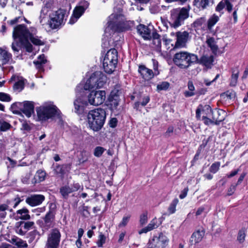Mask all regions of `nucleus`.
Instances as JSON below:
<instances>
[{
	"instance_id": "1",
	"label": "nucleus",
	"mask_w": 248,
	"mask_h": 248,
	"mask_svg": "<svg viewBox=\"0 0 248 248\" xmlns=\"http://www.w3.org/2000/svg\"><path fill=\"white\" fill-rule=\"evenodd\" d=\"M106 94L105 91L93 90L88 95V102L83 96H77L74 102L75 112L78 114H82L88 103L93 106L102 104L106 99Z\"/></svg>"
},
{
	"instance_id": "2",
	"label": "nucleus",
	"mask_w": 248,
	"mask_h": 248,
	"mask_svg": "<svg viewBox=\"0 0 248 248\" xmlns=\"http://www.w3.org/2000/svg\"><path fill=\"white\" fill-rule=\"evenodd\" d=\"M36 28L31 27L28 29L25 25L20 24L14 28L13 37L14 40L18 39L20 42L30 39L35 45H43V42L36 36Z\"/></svg>"
},
{
	"instance_id": "3",
	"label": "nucleus",
	"mask_w": 248,
	"mask_h": 248,
	"mask_svg": "<svg viewBox=\"0 0 248 248\" xmlns=\"http://www.w3.org/2000/svg\"><path fill=\"white\" fill-rule=\"evenodd\" d=\"M108 26L115 31L123 32L130 30L134 25L133 21L126 20L121 14H112L109 16Z\"/></svg>"
},
{
	"instance_id": "4",
	"label": "nucleus",
	"mask_w": 248,
	"mask_h": 248,
	"mask_svg": "<svg viewBox=\"0 0 248 248\" xmlns=\"http://www.w3.org/2000/svg\"><path fill=\"white\" fill-rule=\"evenodd\" d=\"M89 127L94 131L100 130L106 119V112L103 108H98L90 110L87 116Z\"/></svg>"
},
{
	"instance_id": "5",
	"label": "nucleus",
	"mask_w": 248,
	"mask_h": 248,
	"mask_svg": "<svg viewBox=\"0 0 248 248\" xmlns=\"http://www.w3.org/2000/svg\"><path fill=\"white\" fill-rule=\"evenodd\" d=\"M174 63L182 69H186L192 64L197 63L198 57L197 55L186 51H180L173 56Z\"/></svg>"
},
{
	"instance_id": "6",
	"label": "nucleus",
	"mask_w": 248,
	"mask_h": 248,
	"mask_svg": "<svg viewBox=\"0 0 248 248\" xmlns=\"http://www.w3.org/2000/svg\"><path fill=\"white\" fill-rule=\"evenodd\" d=\"M190 9L188 6L172 9L170 12L169 21L170 27L177 28L183 25L189 16Z\"/></svg>"
},
{
	"instance_id": "7",
	"label": "nucleus",
	"mask_w": 248,
	"mask_h": 248,
	"mask_svg": "<svg viewBox=\"0 0 248 248\" xmlns=\"http://www.w3.org/2000/svg\"><path fill=\"white\" fill-rule=\"evenodd\" d=\"M106 81L107 77L102 72L96 71L87 80L84 88L85 90L101 88L104 86Z\"/></svg>"
},
{
	"instance_id": "8",
	"label": "nucleus",
	"mask_w": 248,
	"mask_h": 248,
	"mask_svg": "<svg viewBox=\"0 0 248 248\" xmlns=\"http://www.w3.org/2000/svg\"><path fill=\"white\" fill-rule=\"evenodd\" d=\"M118 63V52L115 48H111L107 52L103 62L104 71L108 74L112 73Z\"/></svg>"
},
{
	"instance_id": "9",
	"label": "nucleus",
	"mask_w": 248,
	"mask_h": 248,
	"mask_svg": "<svg viewBox=\"0 0 248 248\" xmlns=\"http://www.w3.org/2000/svg\"><path fill=\"white\" fill-rule=\"evenodd\" d=\"M39 118L41 120H46L60 114V110L53 105H48L40 107L37 109Z\"/></svg>"
},
{
	"instance_id": "10",
	"label": "nucleus",
	"mask_w": 248,
	"mask_h": 248,
	"mask_svg": "<svg viewBox=\"0 0 248 248\" xmlns=\"http://www.w3.org/2000/svg\"><path fill=\"white\" fill-rule=\"evenodd\" d=\"M169 241L168 237L160 232L158 235H154L150 238L147 245L148 248H165Z\"/></svg>"
},
{
	"instance_id": "11",
	"label": "nucleus",
	"mask_w": 248,
	"mask_h": 248,
	"mask_svg": "<svg viewBox=\"0 0 248 248\" xmlns=\"http://www.w3.org/2000/svg\"><path fill=\"white\" fill-rule=\"evenodd\" d=\"M61 234L59 229L54 228L50 230L47 235L46 244V248H58L61 240Z\"/></svg>"
},
{
	"instance_id": "12",
	"label": "nucleus",
	"mask_w": 248,
	"mask_h": 248,
	"mask_svg": "<svg viewBox=\"0 0 248 248\" xmlns=\"http://www.w3.org/2000/svg\"><path fill=\"white\" fill-rule=\"evenodd\" d=\"M66 14V11L61 9L52 13L49 16V27L52 29H55L58 28L63 23Z\"/></svg>"
},
{
	"instance_id": "13",
	"label": "nucleus",
	"mask_w": 248,
	"mask_h": 248,
	"mask_svg": "<svg viewBox=\"0 0 248 248\" xmlns=\"http://www.w3.org/2000/svg\"><path fill=\"white\" fill-rule=\"evenodd\" d=\"M56 210V204L51 203L49 205V211L43 218L44 222L43 223V228L44 229L48 230L52 227L55 218Z\"/></svg>"
},
{
	"instance_id": "14",
	"label": "nucleus",
	"mask_w": 248,
	"mask_h": 248,
	"mask_svg": "<svg viewBox=\"0 0 248 248\" xmlns=\"http://www.w3.org/2000/svg\"><path fill=\"white\" fill-rule=\"evenodd\" d=\"M89 6V3L87 1H81L79 5L75 8L69 23L70 24H73L77 22L78 19L84 13Z\"/></svg>"
},
{
	"instance_id": "15",
	"label": "nucleus",
	"mask_w": 248,
	"mask_h": 248,
	"mask_svg": "<svg viewBox=\"0 0 248 248\" xmlns=\"http://www.w3.org/2000/svg\"><path fill=\"white\" fill-rule=\"evenodd\" d=\"M176 41L174 49L182 48L186 46L189 37V33L186 31H178L176 33Z\"/></svg>"
},
{
	"instance_id": "16",
	"label": "nucleus",
	"mask_w": 248,
	"mask_h": 248,
	"mask_svg": "<svg viewBox=\"0 0 248 248\" xmlns=\"http://www.w3.org/2000/svg\"><path fill=\"white\" fill-rule=\"evenodd\" d=\"M138 72L141 78L146 81H149L155 76H156L154 74L152 69L148 68L144 65H140L139 66Z\"/></svg>"
},
{
	"instance_id": "17",
	"label": "nucleus",
	"mask_w": 248,
	"mask_h": 248,
	"mask_svg": "<svg viewBox=\"0 0 248 248\" xmlns=\"http://www.w3.org/2000/svg\"><path fill=\"white\" fill-rule=\"evenodd\" d=\"M20 110L28 117L31 116L34 112V103L33 102L25 101L22 103H19Z\"/></svg>"
},
{
	"instance_id": "18",
	"label": "nucleus",
	"mask_w": 248,
	"mask_h": 248,
	"mask_svg": "<svg viewBox=\"0 0 248 248\" xmlns=\"http://www.w3.org/2000/svg\"><path fill=\"white\" fill-rule=\"evenodd\" d=\"M45 200V197L41 194H33L27 197L26 202L31 206L40 205Z\"/></svg>"
},
{
	"instance_id": "19",
	"label": "nucleus",
	"mask_w": 248,
	"mask_h": 248,
	"mask_svg": "<svg viewBox=\"0 0 248 248\" xmlns=\"http://www.w3.org/2000/svg\"><path fill=\"white\" fill-rule=\"evenodd\" d=\"M118 93L119 91L118 90L114 89L111 92L108 96L109 105L110 106V109L112 110L116 109L119 105L120 99Z\"/></svg>"
},
{
	"instance_id": "20",
	"label": "nucleus",
	"mask_w": 248,
	"mask_h": 248,
	"mask_svg": "<svg viewBox=\"0 0 248 248\" xmlns=\"http://www.w3.org/2000/svg\"><path fill=\"white\" fill-rule=\"evenodd\" d=\"M212 116L215 124L219 125L221 122L225 120L226 112L222 109H216L212 111Z\"/></svg>"
},
{
	"instance_id": "21",
	"label": "nucleus",
	"mask_w": 248,
	"mask_h": 248,
	"mask_svg": "<svg viewBox=\"0 0 248 248\" xmlns=\"http://www.w3.org/2000/svg\"><path fill=\"white\" fill-rule=\"evenodd\" d=\"M138 32L144 38V40H151V31L146 26L140 24L137 27Z\"/></svg>"
},
{
	"instance_id": "22",
	"label": "nucleus",
	"mask_w": 248,
	"mask_h": 248,
	"mask_svg": "<svg viewBox=\"0 0 248 248\" xmlns=\"http://www.w3.org/2000/svg\"><path fill=\"white\" fill-rule=\"evenodd\" d=\"M212 111L209 105H206L202 106V105H200L196 110V117L198 119H200L201 112L204 114L203 115L206 116L208 114L212 113Z\"/></svg>"
},
{
	"instance_id": "23",
	"label": "nucleus",
	"mask_w": 248,
	"mask_h": 248,
	"mask_svg": "<svg viewBox=\"0 0 248 248\" xmlns=\"http://www.w3.org/2000/svg\"><path fill=\"white\" fill-rule=\"evenodd\" d=\"M47 62L44 54L40 55L37 59V60L34 61L33 63L34 64L36 69L39 71H44V64Z\"/></svg>"
},
{
	"instance_id": "24",
	"label": "nucleus",
	"mask_w": 248,
	"mask_h": 248,
	"mask_svg": "<svg viewBox=\"0 0 248 248\" xmlns=\"http://www.w3.org/2000/svg\"><path fill=\"white\" fill-rule=\"evenodd\" d=\"M213 61L214 57L213 56L203 55L200 60L198 59V62L197 63H200L208 67L212 64Z\"/></svg>"
},
{
	"instance_id": "25",
	"label": "nucleus",
	"mask_w": 248,
	"mask_h": 248,
	"mask_svg": "<svg viewBox=\"0 0 248 248\" xmlns=\"http://www.w3.org/2000/svg\"><path fill=\"white\" fill-rule=\"evenodd\" d=\"M151 39L153 40V44L156 47L157 49L161 47V36L155 30L151 34Z\"/></svg>"
},
{
	"instance_id": "26",
	"label": "nucleus",
	"mask_w": 248,
	"mask_h": 248,
	"mask_svg": "<svg viewBox=\"0 0 248 248\" xmlns=\"http://www.w3.org/2000/svg\"><path fill=\"white\" fill-rule=\"evenodd\" d=\"M212 4L213 3V0H194L193 1L194 5L197 8L202 10L206 9L209 5L210 3Z\"/></svg>"
},
{
	"instance_id": "27",
	"label": "nucleus",
	"mask_w": 248,
	"mask_h": 248,
	"mask_svg": "<svg viewBox=\"0 0 248 248\" xmlns=\"http://www.w3.org/2000/svg\"><path fill=\"white\" fill-rule=\"evenodd\" d=\"M10 242L12 244L16 246L18 248H27L28 246L25 241H24L16 236H13L11 238Z\"/></svg>"
},
{
	"instance_id": "28",
	"label": "nucleus",
	"mask_w": 248,
	"mask_h": 248,
	"mask_svg": "<svg viewBox=\"0 0 248 248\" xmlns=\"http://www.w3.org/2000/svg\"><path fill=\"white\" fill-rule=\"evenodd\" d=\"M17 217L22 220H28L31 218L29 211L27 208L24 207L16 211Z\"/></svg>"
},
{
	"instance_id": "29",
	"label": "nucleus",
	"mask_w": 248,
	"mask_h": 248,
	"mask_svg": "<svg viewBox=\"0 0 248 248\" xmlns=\"http://www.w3.org/2000/svg\"><path fill=\"white\" fill-rule=\"evenodd\" d=\"M219 17L216 14L213 15L208 20L207 22V30L212 32L213 26L219 21Z\"/></svg>"
},
{
	"instance_id": "30",
	"label": "nucleus",
	"mask_w": 248,
	"mask_h": 248,
	"mask_svg": "<svg viewBox=\"0 0 248 248\" xmlns=\"http://www.w3.org/2000/svg\"><path fill=\"white\" fill-rule=\"evenodd\" d=\"M206 43L207 46L210 48L212 52L214 54L216 53L218 47L216 44L215 38L212 37H208L206 41Z\"/></svg>"
},
{
	"instance_id": "31",
	"label": "nucleus",
	"mask_w": 248,
	"mask_h": 248,
	"mask_svg": "<svg viewBox=\"0 0 248 248\" xmlns=\"http://www.w3.org/2000/svg\"><path fill=\"white\" fill-rule=\"evenodd\" d=\"M0 55L3 64L7 63L12 59V57L10 53L1 48H0Z\"/></svg>"
},
{
	"instance_id": "32",
	"label": "nucleus",
	"mask_w": 248,
	"mask_h": 248,
	"mask_svg": "<svg viewBox=\"0 0 248 248\" xmlns=\"http://www.w3.org/2000/svg\"><path fill=\"white\" fill-rule=\"evenodd\" d=\"M239 70L237 68L232 69V74L230 79V85L232 87H234L237 83L238 78L239 76Z\"/></svg>"
},
{
	"instance_id": "33",
	"label": "nucleus",
	"mask_w": 248,
	"mask_h": 248,
	"mask_svg": "<svg viewBox=\"0 0 248 248\" xmlns=\"http://www.w3.org/2000/svg\"><path fill=\"white\" fill-rule=\"evenodd\" d=\"M21 200L19 198H15L11 201H7L3 204L8 205L9 209H8L10 212H13V208H15L20 202Z\"/></svg>"
},
{
	"instance_id": "34",
	"label": "nucleus",
	"mask_w": 248,
	"mask_h": 248,
	"mask_svg": "<svg viewBox=\"0 0 248 248\" xmlns=\"http://www.w3.org/2000/svg\"><path fill=\"white\" fill-rule=\"evenodd\" d=\"M71 187L68 186H64L61 187L60 189V193L61 194L62 198L67 199L69 194L72 193Z\"/></svg>"
},
{
	"instance_id": "35",
	"label": "nucleus",
	"mask_w": 248,
	"mask_h": 248,
	"mask_svg": "<svg viewBox=\"0 0 248 248\" xmlns=\"http://www.w3.org/2000/svg\"><path fill=\"white\" fill-rule=\"evenodd\" d=\"M17 13L19 14V16L17 17H16L14 19L11 20L10 21H8L7 23L13 26L17 23L20 22L23 20L22 15H23V12L21 10L18 9L17 11Z\"/></svg>"
},
{
	"instance_id": "36",
	"label": "nucleus",
	"mask_w": 248,
	"mask_h": 248,
	"mask_svg": "<svg viewBox=\"0 0 248 248\" xmlns=\"http://www.w3.org/2000/svg\"><path fill=\"white\" fill-rule=\"evenodd\" d=\"M71 165L66 164L62 165H57L56 167L55 170L57 173L63 174L65 172V170L70 169Z\"/></svg>"
},
{
	"instance_id": "37",
	"label": "nucleus",
	"mask_w": 248,
	"mask_h": 248,
	"mask_svg": "<svg viewBox=\"0 0 248 248\" xmlns=\"http://www.w3.org/2000/svg\"><path fill=\"white\" fill-rule=\"evenodd\" d=\"M203 235L204 232L202 231H197L192 234L191 238L194 239V241L195 243H199L202 240Z\"/></svg>"
},
{
	"instance_id": "38",
	"label": "nucleus",
	"mask_w": 248,
	"mask_h": 248,
	"mask_svg": "<svg viewBox=\"0 0 248 248\" xmlns=\"http://www.w3.org/2000/svg\"><path fill=\"white\" fill-rule=\"evenodd\" d=\"M206 18L204 16L197 18L192 24V26L194 28L199 29L203 24L206 22Z\"/></svg>"
},
{
	"instance_id": "39",
	"label": "nucleus",
	"mask_w": 248,
	"mask_h": 248,
	"mask_svg": "<svg viewBox=\"0 0 248 248\" xmlns=\"http://www.w3.org/2000/svg\"><path fill=\"white\" fill-rule=\"evenodd\" d=\"M178 203V200L177 198L174 199L170 203L168 207V211L170 214L175 213L176 211V206Z\"/></svg>"
},
{
	"instance_id": "40",
	"label": "nucleus",
	"mask_w": 248,
	"mask_h": 248,
	"mask_svg": "<svg viewBox=\"0 0 248 248\" xmlns=\"http://www.w3.org/2000/svg\"><path fill=\"white\" fill-rule=\"evenodd\" d=\"M24 88V82L23 80H19L16 82L14 86L13 89L17 92L21 91Z\"/></svg>"
},
{
	"instance_id": "41",
	"label": "nucleus",
	"mask_w": 248,
	"mask_h": 248,
	"mask_svg": "<svg viewBox=\"0 0 248 248\" xmlns=\"http://www.w3.org/2000/svg\"><path fill=\"white\" fill-rule=\"evenodd\" d=\"M170 83L167 81H163L157 85V91L158 92L161 91H166L170 87Z\"/></svg>"
},
{
	"instance_id": "42",
	"label": "nucleus",
	"mask_w": 248,
	"mask_h": 248,
	"mask_svg": "<svg viewBox=\"0 0 248 248\" xmlns=\"http://www.w3.org/2000/svg\"><path fill=\"white\" fill-rule=\"evenodd\" d=\"M20 224L21 225V227L23 228L26 232L30 230L34 225V223L33 221H20Z\"/></svg>"
},
{
	"instance_id": "43",
	"label": "nucleus",
	"mask_w": 248,
	"mask_h": 248,
	"mask_svg": "<svg viewBox=\"0 0 248 248\" xmlns=\"http://www.w3.org/2000/svg\"><path fill=\"white\" fill-rule=\"evenodd\" d=\"M8 205L0 204V219H2L5 217L6 216V210L9 209Z\"/></svg>"
},
{
	"instance_id": "44",
	"label": "nucleus",
	"mask_w": 248,
	"mask_h": 248,
	"mask_svg": "<svg viewBox=\"0 0 248 248\" xmlns=\"http://www.w3.org/2000/svg\"><path fill=\"white\" fill-rule=\"evenodd\" d=\"M106 151V149L101 146H97L94 150L93 155L95 156L99 157H100L103 153Z\"/></svg>"
},
{
	"instance_id": "45",
	"label": "nucleus",
	"mask_w": 248,
	"mask_h": 248,
	"mask_svg": "<svg viewBox=\"0 0 248 248\" xmlns=\"http://www.w3.org/2000/svg\"><path fill=\"white\" fill-rule=\"evenodd\" d=\"M220 163L219 162H216L213 163L209 168V171L213 173H216L219 169Z\"/></svg>"
},
{
	"instance_id": "46",
	"label": "nucleus",
	"mask_w": 248,
	"mask_h": 248,
	"mask_svg": "<svg viewBox=\"0 0 248 248\" xmlns=\"http://www.w3.org/2000/svg\"><path fill=\"white\" fill-rule=\"evenodd\" d=\"M46 173L45 171L42 170H38L35 175V177L38 178V180L40 182H42L45 179Z\"/></svg>"
},
{
	"instance_id": "47",
	"label": "nucleus",
	"mask_w": 248,
	"mask_h": 248,
	"mask_svg": "<svg viewBox=\"0 0 248 248\" xmlns=\"http://www.w3.org/2000/svg\"><path fill=\"white\" fill-rule=\"evenodd\" d=\"M30 39H27V41L20 42L21 44L24 46L26 51L28 52H31L32 51V45L29 42V40Z\"/></svg>"
},
{
	"instance_id": "48",
	"label": "nucleus",
	"mask_w": 248,
	"mask_h": 248,
	"mask_svg": "<svg viewBox=\"0 0 248 248\" xmlns=\"http://www.w3.org/2000/svg\"><path fill=\"white\" fill-rule=\"evenodd\" d=\"M106 237L103 234L102 232H100L98 236V239L97 242V244L98 247H102L103 245L106 242Z\"/></svg>"
},
{
	"instance_id": "49",
	"label": "nucleus",
	"mask_w": 248,
	"mask_h": 248,
	"mask_svg": "<svg viewBox=\"0 0 248 248\" xmlns=\"http://www.w3.org/2000/svg\"><path fill=\"white\" fill-rule=\"evenodd\" d=\"M12 127L11 125L5 122V121H0V130L1 131H5L9 129Z\"/></svg>"
},
{
	"instance_id": "50",
	"label": "nucleus",
	"mask_w": 248,
	"mask_h": 248,
	"mask_svg": "<svg viewBox=\"0 0 248 248\" xmlns=\"http://www.w3.org/2000/svg\"><path fill=\"white\" fill-rule=\"evenodd\" d=\"M39 235V232L36 230H34L28 233V237L29 238V243L32 242L36 238V236Z\"/></svg>"
},
{
	"instance_id": "51",
	"label": "nucleus",
	"mask_w": 248,
	"mask_h": 248,
	"mask_svg": "<svg viewBox=\"0 0 248 248\" xmlns=\"http://www.w3.org/2000/svg\"><path fill=\"white\" fill-rule=\"evenodd\" d=\"M12 98L9 94L5 93L0 92V100L4 102H10Z\"/></svg>"
},
{
	"instance_id": "52",
	"label": "nucleus",
	"mask_w": 248,
	"mask_h": 248,
	"mask_svg": "<svg viewBox=\"0 0 248 248\" xmlns=\"http://www.w3.org/2000/svg\"><path fill=\"white\" fill-rule=\"evenodd\" d=\"M246 237L245 231L244 230H241L239 231L237 236V240L240 243H242L245 241Z\"/></svg>"
},
{
	"instance_id": "53",
	"label": "nucleus",
	"mask_w": 248,
	"mask_h": 248,
	"mask_svg": "<svg viewBox=\"0 0 248 248\" xmlns=\"http://www.w3.org/2000/svg\"><path fill=\"white\" fill-rule=\"evenodd\" d=\"M16 231L18 234L21 235H24L26 233V231L21 227V225L19 222L17 223L16 224Z\"/></svg>"
},
{
	"instance_id": "54",
	"label": "nucleus",
	"mask_w": 248,
	"mask_h": 248,
	"mask_svg": "<svg viewBox=\"0 0 248 248\" xmlns=\"http://www.w3.org/2000/svg\"><path fill=\"white\" fill-rule=\"evenodd\" d=\"M152 62H153V69H154V71L153 72L154 73V74L156 76H157L159 74V71L158 70V62L155 60V59H152Z\"/></svg>"
},
{
	"instance_id": "55",
	"label": "nucleus",
	"mask_w": 248,
	"mask_h": 248,
	"mask_svg": "<svg viewBox=\"0 0 248 248\" xmlns=\"http://www.w3.org/2000/svg\"><path fill=\"white\" fill-rule=\"evenodd\" d=\"M202 120L203 121V123L207 125H209V124H215L214 121L213 119H209L205 115H203L202 117Z\"/></svg>"
},
{
	"instance_id": "56",
	"label": "nucleus",
	"mask_w": 248,
	"mask_h": 248,
	"mask_svg": "<svg viewBox=\"0 0 248 248\" xmlns=\"http://www.w3.org/2000/svg\"><path fill=\"white\" fill-rule=\"evenodd\" d=\"M226 6V0L221 1L217 6L216 10L217 12H220Z\"/></svg>"
},
{
	"instance_id": "57",
	"label": "nucleus",
	"mask_w": 248,
	"mask_h": 248,
	"mask_svg": "<svg viewBox=\"0 0 248 248\" xmlns=\"http://www.w3.org/2000/svg\"><path fill=\"white\" fill-rule=\"evenodd\" d=\"M130 217V216H127V217H124L122 221L119 224V227H124L128 223L129 219Z\"/></svg>"
},
{
	"instance_id": "58",
	"label": "nucleus",
	"mask_w": 248,
	"mask_h": 248,
	"mask_svg": "<svg viewBox=\"0 0 248 248\" xmlns=\"http://www.w3.org/2000/svg\"><path fill=\"white\" fill-rule=\"evenodd\" d=\"M156 219H154L148 225L147 227L148 228L150 231L157 227V225L156 223Z\"/></svg>"
},
{
	"instance_id": "59",
	"label": "nucleus",
	"mask_w": 248,
	"mask_h": 248,
	"mask_svg": "<svg viewBox=\"0 0 248 248\" xmlns=\"http://www.w3.org/2000/svg\"><path fill=\"white\" fill-rule=\"evenodd\" d=\"M147 213H144L140 215V223L141 225L145 224L147 221Z\"/></svg>"
},
{
	"instance_id": "60",
	"label": "nucleus",
	"mask_w": 248,
	"mask_h": 248,
	"mask_svg": "<svg viewBox=\"0 0 248 248\" xmlns=\"http://www.w3.org/2000/svg\"><path fill=\"white\" fill-rule=\"evenodd\" d=\"M89 207L88 206H83L82 207V214L85 217H88L90 213L89 211Z\"/></svg>"
},
{
	"instance_id": "61",
	"label": "nucleus",
	"mask_w": 248,
	"mask_h": 248,
	"mask_svg": "<svg viewBox=\"0 0 248 248\" xmlns=\"http://www.w3.org/2000/svg\"><path fill=\"white\" fill-rule=\"evenodd\" d=\"M236 186H237L236 185H232L230 186V187L228 189L227 195L228 196H231L233 194V193L234 192V191L235 190Z\"/></svg>"
},
{
	"instance_id": "62",
	"label": "nucleus",
	"mask_w": 248,
	"mask_h": 248,
	"mask_svg": "<svg viewBox=\"0 0 248 248\" xmlns=\"http://www.w3.org/2000/svg\"><path fill=\"white\" fill-rule=\"evenodd\" d=\"M207 92V89L204 88H200L199 89H198L195 93L196 95H197L198 96H199L201 95H203L205 94V93Z\"/></svg>"
},
{
	"instance_id": "63",
	"label": "nucleus",
	"mask_w": 248,
	"mask_h": 248,
	"mask_svg": "<svg viewBox=\"0 0 248 248\" xmlns=\"http://www.w3.org/2000/svg\"><path fill=\"white\" fill-rule=\"evenodd\" d=\"M226 9L227 11L230 13L232 11L233 5L230 2V0H226Z\"/></svg>"
},
{
	"instance_id": "64",
	"label": "nucleus",
	"mask_w": 248,
	"mask_h": 248,
	"mask_svg": "<svg viewBox=\"0 0 248 248\" xmlns=\"http://www.w3.org/2000/svg\"><path fill=\"white\" fill-rule=\"evenodd\" d=\"M80 188V185L78 183H74L71 187V190H72V192L74 191H77Z\"/></svg>"
}]
</instances>
